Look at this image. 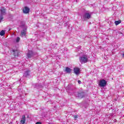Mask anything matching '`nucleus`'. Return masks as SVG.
<instances>
[{
  "instance_id": "obj_1",
  "label": "nucleus",
  "mask_w": 124,
  "mask_h": 124,
  "mask_svg": "<svg viewBox=\"0 0 124 124\" xmlns=\"http://www.w3.org/2000/svg\"><path fill=\"white\" fill-rule=\"evenodd\" d=\"M92 15H93V13L89 11H85L84 12L83 16H81L82 20L83 21H87V20H89V19L92 18Z\"/></svg>"
},
{
  "instance_id": "obj_2",
  "label": "nucleus",
  "mask_w": 124,
  "mask_h": 124,
  "mask_svg": "<svg viewBox=\"0 0 124 124\" xmlns=\"http://www.w3.org/2000/svg\"><path fill=\"white\" fill-rule=\"evenodd\" d=\"M76 96L78 98H83L85 96V92L83 91H79L75 93Z\"/></svg>"
},
{
  "instance_id": "obj_3",
  "label": "nucleus",
  "mask_w": 124,
  "mask_h": 124,
  "mask_svg": "<svg viewBox=\"0 0 124 124\" xmlns=\"http://www.w3.org/2000/svg\"><path fill=\"white\" fill-rule=\"evenodd\" d=\"M79 61L81 63H86V62H88V57H87L86 55H83L79 58Z\"/></svg>"
},
{
  "instance_id": "obj_4",
  "label": "nucleus",
  "mask_w": 124,
  "mask_h": 124,
  "mask_svg": "<svg viewBox=\"0 0 124 124\" xmlns=\"http://www.w3.org/2000/svg\"><path fill=\"white\" fill-rule=\"evenodd\" d=\"M107 85V81L105 80V79H102L100 80L99 86L100 87H102V88H103L105 87Z\"/></svg>"
},
{
  "instance_id": "obj_5",
  "label": "nucleus",
  "mask_w": 124,
  "mask_h": 124,
  "mask_svg": "<svg viewBox=\"0 0 124 124\" xmlns=\"http://www.w3.org/2000/svg\"><path fill=\"white\" fill-rule=\"evenodd\" d=\"M0 15H2L3 16L6 15V9L4 7H2L0 9Z\"/></svg>"
},
{
  "instance_id": "obj_6",
  "label": "nucleus",
  "mask_w": 124,
  "mask_h": 124,
  "mask_svg": "<svg viewBox=\"0 0 124 124\" xmlns=\"http://www.w3.org/2000/svg\"><path fill=\"white\" fill-rule=\"evenodd\" d=\"M26 34H27V28H25L22 31H21L20 35L22 37H23V36H26Z\"/></svg>"
},
{
  "instance_id": "obj_7",
  "label": "nucleus",
  "mask_w": 124,
  "mask_h": 124,
  "mask_svg": "<svg viewBox=\"0 0 124 124\" xmlns=\"http://www.w3.org/2000/svg\"><path fill=\"white\" fill-rule=\"evenodd\" d=\"M74 72L76 75H78L80 74V68L76 67L74 69Z\"/></svg>"
},
{
  "instance_id": "obj_8",
  "label": "nucleus",
  "mask_w": 124,
  "mask_h": 124,
  "mask_svg": "<svg viewBox=\"0 0 124 124\" xmlns=\"http://www.w3.org/2000/svg\"><path fill=\"white\" fill-rule=\"evenodd\" d=\"M33 56V52H32V50H29L28 51V53H27V57L29 59H31V57Z\"/></svg>"
},
{
  "instance_id": "obj_9",
  "label": "nucleus",
  "mask_w": 124,
  "mask_h": 124,
  "mask_svg": "<svg viewBox=\"0 0 124 124\" xmlns=\"http://www.w3.org/2000/svg\"><path fill=\"white\" fill-rule=\"evenodd\" d=\"M26 123V116L23 115L21 117V120L20 121V124H25Z\"/></svg>"
},
{
  "instance_id": "obj_10",
  "label": "nucleus",
  "mask_w": 124,
  "mask_h": 124,
  "mask_svg": "<svg viewBox=\"0 0 124 124\" xmlns=\"http://www.w3.org/2000/svg\"><path fill=\"white\" fill-rule=\"evenodd\" d=\"M72 70L70 68L66 67L64 71V72H66V73H68V74H69L70 73H71Z\"/></svg>"
},
{
  "instance_id": "obj_11",
  "label": "nucleus",
  "mask_w": 124,
  "mask_h": 124,
  "mask_svg": "<svg viewBox=\"0 0 124 124\" xmlns=\"http://www.w3.org/2000/svg\"><path fill=\"white\" fill-rule=\"evenodd\" d=\"M23 13L25 14H28L29 12H30V8H28V7H25L24 9L23 10Z\"/></svg>"
},
{
  "instance_id": "obj_12",
  "label": "nucleus",
  "mask_w": 124,
  "mask_h": 124,
  "mask_svg": "<svg viewBox=\"0 0 124 124\" xmlns=\"http://www.w3.org/2000/svg\"><path fill=\"white\" fill-rule=\"evenodd\" d=\"M31 71L30 70H27L25 72L23 76L24 77H28V76H30V72Z\"/></svg>"
},
{
  "instance_id": "obj_13",
  "label": "nucleus",
  "mask_w": 124,
  "mask_h": 124,
  "mask_svg": "<svg viewBox=\"0 0 124 124\" xmlns=\"http://www.w3.org/2000/svg\"><path fill=\"white\" fill-rule=\"evenodd\" d=\"M4 34H5V31H4V30H2L0 32V35H1V36H3V35H4Z\"/></svg>"
},
{
  "instance_id": "obj_14",
  "label": "nucleus",
  "mask_w": 124,
  "mask_h": 124,
  "mask_svg": "<svg viewBox=\"0 0 124 124\" xmlns=\"http://www.w3.org/2000/svg\"><path fill=\"white\" fill-rule=\"evenodd\" d=\"M13 52H14V55L15 57H16V56H18V51L17 50H13Z\"/></svg>"
},
{
  "instance_id": "obj_15",
  "label": "nucleus",
  "mask_w": 124,
  "mask_h": 124,
  "mask_svg": "<svg viewBox=\"0 0 124 124\" xmlns=\"http://www.w3.org/2000/svg\"><path fill=\"white\" fill-rule=\"evenodd\" d=\"M115 24L116 26H118L119 24H121V21H115Z\"/></svg>"
},
{
  "instance_id": "obj_16",
  "label": "nucleus",
  "mask_w": 124,
  "mask_h": 124,
  "mask_svg": "<svg viewBox=\"0 0 124 124\" xmlns=\"http://www.w3.org/2000/svg\"><path fill=\"white\" fill-rule=\"evenodd\" d=\"M3 20V16L0 15V23Z\"/></svg>"
},
{
  "instance_id": "obj_17",
  "label": "nucleus",
  "mask_w": 124,
  "mask_h": 124,
  "mask_svg": "<svg viewBox=\"0 0 124 124\" xmlns=\"http://www.w3.org/2000/svg\"><path fill=\"white\" fill-rule=\"evenodd\" d=\"M20 37H17L16 38V42L17 43H18V42H20Z\"/></svg>"
},
{
  "instance_id": "obj_18",
  "label": "nucleus",
  "mask_w": 124,
  "mask_h": 124,
  "mask_svg": "<svg viewBox=\"0 0 124 124\" xmlns=\"http://www.w3.org/2000/svg\"><path fill=\"white\" fill-rule=\"evenodd\" d=\"M119 34H120V36H124V34L121 32H118Z\"/></svg>"
},
{
  "instance_id": "obj_19",
  "label": "nucleus",
  "mask_w": 124,
  "mask_h": 124,
  "mask_svg": "<svg viewBox=\"0 0 124 124\" xmlns=\"http://www.w3.org/2000/svg\"><path fill=\"white\" fill-rule=\"evenodd\" d=\"M74 119H77L78 118V115H75L74 116Z\"/></svg>"
},
{
  "instance_id": "obj_20",
  "label": "nucleus",
  "mask_w": 124,
  "mask_h": 124,
  "mask_svg": "<svg viewBox=\"0 0 124 124\" xmlns=\"http://www.w3.org/2000/svg\"><path fill=\"white\" fill-rule=\"evenodd\" d=\"M36 124H42L41 122H37V123H36Z\"/></svg>"
},
{
  "instance_id": "obj_21",
  "label": "nucleus",
  "mask_w": 124,
  "mask_h": 124,
  "mask_svg": "<svg viewBox=\"0 0 124 124\" xmlns=\"http://www.w3.org/2000/svg\"><path fill=\"white\" fill-rule=\"evenodd\" d=\"M78 84H81V80H78Z\"/></svg>"
},
{
  "instance_id": "obj_22",
  "label": "nucleus",
  "mask_w": 124,
  "mask_h": 124,
  "mask_svg": "<svg viewBox=\"0 0 124 124\" xmlns=\"http://www.w3.org/2000/svg\"><path fill=\"white\" fill-rule=\"evenodd\" d=\"M122 55V57H124V53H123Z\"/></svg>"
},
{
  "instance_id": "obj_23",
  "label": "nucleus",
  "mask_w": 124,
  "mask_h": 124,
  "mask_svg": "<svg viewBox=\"0 0 124 124\" xmlns=\"http://www.w3.org/2000/svg\"><path fill=\"white\" fill-rule=\"evenodd\" d=\"M114 100H115V101H117V99H114Z\"/></svg>"
}]
</instances>
